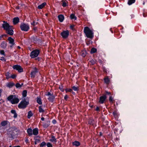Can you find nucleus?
<instances>
[{
  "instance_id": "f03ea898",
  "label": "nucleus",
  "mask_w": 147,
  "mask_h": 147,
  "mask_svg": "<svg viewBox=\"0 0 147 147\" xmlns=\"http://www.w3.org/2000/svg\"><path fill=\"white\" fill-rule=\"evenodd\" d=\"M17 128L15 127H11L8 129L7 134L10 140H12L17 137Z\"/></svg>"
},
{
  "instance_id": "4d7b16f0",
  "label": "nucleus",
  "mask_w": 147,
  "mask_h": 147,
  "mask_svg": "<svg viewBox=\"0 0 147 147\" xmlns=\"http://www.w3.org/2000/svg\"><path fill=\"white\" fill-rule=\"evenodd\" d=\"M45 95L46 96H51L53 95V93L52 94L50 92H48L47 93V94H46Z\"/></svg>"
},
{
  "instance_id": "3c124183",
  "label": "nucleus",
  "mask_w": 147,
  "mask_h": 147,
  "mask_svg": "<svg viewBox=\"0 0 147 147\" xmlns=\"http://www.w3.org/2000/svg\"><path fill=\"white\" fill-rule=\"evenodd\" d=\"M111 95V93L110 92H109L107 91H105V94L104 95Z\"/></svg>"
},
{
  "instance_id": "1a4fd4ad",
  "label": "nucleus",
  "mask_w": 147,
  "mask_h": 147,
  "mask_svg": "<svg viewBox=\"0 0 147 147\" xmlns=\"http://www.w3.org/2000/svg\"><path fill=\"white\" fill-rule=\"evenodd\" d=\"M12 68L14 69L17 70L19 73H21L23 71V69L20 65H13Z\"/></svg>"
},
{
  "instance_id": "7ed1b4c3",
  "label": "nucleus",
  "mask_w": 147,
  "mask_h": 147,
  "mask_svg": "<svg viewBox=\"0 0 147 147\" xmlns=\"http://www.w3.org/2000/svg\"><path fill=\"white\" fill-rule=\"evenodd\" d=\"M7 100L12 104L18 103L20 101L18 96L16 95H10L7 97Z\"/></svg>"
},
{
  "instance_id": "aec40b11",
  "label": "nucleus",
  "mask_w": 147,
  "mask_h": 147,
  "mask_svg": "<svg viewBox=\"0 0 147 147\" xmlns=\"http://www.w3.org/2000/svg\"><path fill=\"white\" fill-rule=\"evenodd\" d=\"M19 18L18 17H15L13 19V23L14 25H16L19 22Z\"/></svg>"
},
{
  "instance_id": "69168bd1",
  "label": "nucleus",
  "mask_w": 147,
  "mask_h": 147,
  "mask_svg": "<svg viewBox=\"0 0 147 147\" xmlns=\"http://www.w3.org/2000/svg\"><path fill=\"white\" fill-rule=\"evenodd\" d=\"M143 16L144 17H146L147 16V13H143Z\"/></svg>"
},
{
  "instance_id": "c9c22d12",
  "label": "nucleus",
  "mask_w": 147,
  "mask_h": 147,
  "mask_svg": "<svg viewBox=\"0 0 147 147\" xmlns=\"http://www.w3.org/2000/svg\"><path fill=\"white\" fill-rule=\"evenodd\" d=\"M7 124V121H4L1 122V123L0 125L4 127Z\"/></svg>"
},
{
  "instance_id": "a211bd4d",
  "label": "nucleus",
  "mask_w": 147,
  "mask_h": 147,
  "mask_svg": "<svg viewBox=\"0 0 147 147\" xmlns=\"http://www.w3.org/2000/svg\"><path fill=\"white\" fill-rule=\"evenodd\" d=\"M58 20L59 21L61 22H62L64 20V16L60 14L58 16Z\"/></svg>"
},
{
  "instance_id": "0eeeda50",
  "label": "nucleus",
  "mask_w": 147,
  "mask_h": 147,
  "mask_svg": "<svg viewBox=\"0 0 147 147\" xmlns=\"http://www.w3.org/2000/svg\"><path fill=\"white\" fill-rule=\"evenodd\" d=\"M40 53V51L38 49H36L32 51L30 54V57L32 58H34L37 57Z\"/></svg>"
},
{
  "instance_id": "a18cd8bd",
  "label": "nucleus",
  "mask_w": 147,
  "mask_h": 147,
  "mask_svg": "<svg viewBox=\"0 0 147 147\" xmlns=\"http://www.w3.org/2000/svg\"><path fill=\"white\" fill-rule=\"evenodd\" d=\"M59 88L60 90V91L62 92H63L64 90H65V89L63 88V86L62 84H61L59 86Z\"/></svg>"
},
{
  "instance_id": "6e6d98bb",
  "label": "nucleus",
  "mask_w": 147,
  "mask_h": 147,
  "mask_svg": "<svg viewBox=\"0 0 147 147\" xmlns=\"http://www.w3.org/2000/svg\"><path fill=\"white\" fill-rule=\"evenodd\" d=\"M7 36V34H3L1 36H0V40H1L2 39V38H3L4 37H6Z\"/></svg>"
},
{
  "instance_id": "f704fd0d",
  "label": "nucleus",
  "mask_w": 147,
  "mask_h": 147,
  "mask_svg": "<svg viewBox=\"0 0 147 147\" xmlns=\"http://www.w3.org/2000/svg\"><path fill=\"white\" fill-rule=\"evenodd\" d=\"M47 143L45 141H43L40 144V147H45Z\"/></svg>"
},
{
  "instance_id": "9b49d317",
  "label": "nucleus",
  "mask_w": 147,
  "mask_h": 147,
  "mask_svg": "<svg viewBox=\"0 0 147 147\" xmlns=\"http://www.w3.org/2000/svg\"><path fill=\"white\" fill-rule=\"evenodd\" d=\"M107 98L106 95H103L100 97L99 102L100 104H103Z\"/></svg>"
},
{
  "instance_id": "09e8293b",
  "label": "nucleus",
  "mask_w": 147,
  "mask_h": 147,
  "mask_svg": "<svg viewBox=\"0 0 147 147\" xmlns=\"http://www.w3.org/2000/svg\"><path fill=\"white\" fill-rule=\"evenodd\" d=\"M109 100L110 102H113L114 100H113V98L112 96H110L109 97Z\"/></svg>"
},
{
  "instance_id": "a878e982",
  "label": "nucleus",
  "mask_w": 147,
  "mask_h": 147,
  "mask_svg": "<svg viewBox=\"0 0 147 147\" xmlns=\"http://www.w3.org/2000/svg\"><path fill=\"white\" fill-rule=\"evenodd\" d=\"M27 92L26 90H24L23 91L22 93V99H24V97H25L27 96Z\"/></svg>"
},
{
  "instance_id": "5fc2aeb1",
  "label": "nucleus",
  "mask_w": 147,
  "mask_h": 147,
  "mask_svg": "<svg viewBox=\"0 0 147 147\" xmlns=\"http://www.w3.org/2000/svg\"><path fill=\"white\" fill-rule=\"evenodd\" d=\"M102 70L103 71L106 73H107V69L105 67H102Z\"/></svg>"
},
{
  "instance_id": "6ab92c4d",
  "label": "nucleus",
  "mask_w": 147,
  "mask_h": 147,
  "mask_svg": "<svg viewBox=\"0 0 147 147\" xmlns=\"http://www.w3.org/2000/svg\"><path fill=\"white\" fill-rule=\"evenodd\" d=\"M8 40L9 41V43L13 45H15L14 40L11 37H9L8 38Z\"/></svg>"
},
{
  "instance_id": "4468645a",
  "label": "nucleus",
  "mask_w": 147,
  "mask_h": 147,
  "mask_svg": "<svg viewBox=\"0 0 147 147\" xmlns=\"http://www.w3.org/2000/svg\"><path fill=\"white\" fill-rule=\"evenodd\" d=\"M39 133L38 129L37 128H35L32 130V135L34 136L37 135Z\"/></svg>"
},
{
  "instance_id": "0e129e2a",
  "label": "nucleus",
  "mask_w": 147,
  "mask_h": 147,
  "mask_svg": "<svg viewBox=\"0 0 147 147\" xmlns=\"http://www.w3.org/2000/svg\"><path fill=\"white\" fill-rule=\"evenodd\" d=\"M52 123L53 124H55V123H57V121H56V120L55 119H53L52 121Z\"/></svg>"
},
{
  "instance_id": "412c9836",
  "label": "nucleus",
  "mask_w": 147,
  "mask_h": 147,
  "mask_svg": "<svg viewBox=\"0 0 147 147\" xmlns=\"http://www.w3.org/2000/svg\"><path fill=\"white\" fill-rule=\"evenodd\" d=\"M61 2H62V6L63 7H65L68 5V3L66 0H62Z\"/></svg>"
},
{
  "instance_id": "603ef678",
  "label": "nucleus",
  "mask_w": 147,
  "mask_h": 147,
  "mask_svg": "<svg viewBox=\"0 0 147 147\" xmlns=\"http://www.w3.org/2000/svg\"><path fill=\"white\" fill-rule=\"evenodd\" d=\"M15 86L17 88H20L21 87L20 84L19 83H16L15 85Z\"/></svg>"
},
{
  "instance_id": "79ce46f5",
  "label": "nucleus",
  "mask_w": 147,
  "mask_h": 147,
  "mask_svg": "<svg viewBox=\"0 0 147 147\" xmlns=\"http://www.w3.org/2000/svg\"><path fill=\"white\" fill-rule=\"evenodd\" d=\"M92 41L90 39L87 40L86 41V45L88 46L90 44H92Z\"/></svg>"
},
{
  "instance_id": "c85d7f7f",
  "label": "nucleus",
  "mask_w": 147,
  "mask_h": 147,
  "mask_svg": "<svg viewBox=\"0 0 147 147\" xmlns=\"http://www.w3.org/2000/svg\"><path fill=\"white\" fill-rule=\"evenodd\" d=\"M46 3L45 2H44L42 3L41 4L38 5V9H42L44 8L45 6L46 5Z\"/></svg>"
},
{
  "instance_id": "9d476101",
  "label": "nucleus",
  "mask_w": 147,
  "mask_h": 147,
  "mask_svg": "<svg viewBox=\"0 0 147 147\" xmlns=\"http://www.w3.org/2000/svg\"><path fill=\"white\" fill-rule=\"evenodd\" d=\"M39 72V70L37 68L35 67L33 70L31 72V77L34 78L36 73Z\"/></svg>"
},
{
  "instance_id": "2f4dec72",
  "label": "nucleus",
  "mask_w": 147,
  "mask_h": 147,
  "mask_svg": "<svg viewBox=\"0 0 147 147\" xmlns=\"http://www.w3.org/2000/svg\"><path fill=\"white\" fill-rule=\"evenodd\" d=\"M97 50L96 48H92L91 50L90 53L92 54L95 53L97 52Z\"/></svg>"
},
{
  "instance_id": "e2e57ef3",
  "label": "nucleus",
  "mask_w": 147,
  "mask_h": 147,
  "mask_svg": "<svg viewBox=\"0 0 147 147\" xmlns=\"http://www.w3.org/2000/svg\"><path fill=\"white\" fill-rule=\"evenodd\" d=\"M34 140H35V141H36L37 143H39L40 142V139H35V138H34Z\"/></svg>"
},
{
  "instance_id": "e433bc0d",
  "label": "nucleus",
  "mask_w": 147,
  "mask_h": 147,
  "mask_svg": "<svg viewBox=\"0 0 147 147\" xmlns=\"http://www.w3.org/2000/svg\"><path fill=\"white\" fill-rule=\"evenodd\" d=\"M72 90H73L74 91H78L79 89V87H76L75 86H73L71 88Z\"/></svg>"
},
{
  "instance_id": "423d86ee",
  "label": "nucleus",
  "mask_w": 147,
  "mask_h": 147,
  "mask_svg": "<svg viewBox=\"0 0 147 147\" xmlns=\"http://www.w3.org/2000/svg\"><path fill=\"white\" fill-rule=\"evenodd\" d=\"M20 28L21 30L25 32L28 31L30 29V26L29 24L24 22L22 23L21 24Z\"/></svg>"
},
{
  "instance_id": "37998d69",
  "label": "nucleus",
  "mask_w": 147,
  "mask_h": 147,
  "mask_svg": "<svg viewBox=\"0 0 147 147\" xmlns=\"http://www.w3.org/2000/svg\"><path fill=\"white\" fill-rule=\"evenodd\" d=\"M65 90L66 92V93H68V92H71V91L72 90V88H67L65 89Z\"/></svg>"
},
{
  "instance_id": "58836bf2",
  "label": "nucleus",
  "mask_w": 147,
  "mask_h": 147,
  "mask_svg": "<svg viewBox=\"0 0 147 147\" xmlns=\"http://www.w3.org/2000/svg\"><path fill=\"white\" fill-rule=\"evenodd\" d=\"M88 124L90 125H93L94 124V120L92 119H89L88 121Z\"/></svg>"
},
{
  "instance_id": "6e6552de",
  "label": "nucleus",
  "mask_w": 147,
  "mask_h": 147,
  "mask_svg": "<svg viewBox=\"0 0 147 147\" xmlns=\"http://www.w3.org/2000/svg\"><path fill=\"white\" fill-rule=\"evenodd\" d=\"M62 38L64 39H66L69 35V31L67 30H63L60 34Z\"/></svg>"
},
{
  "instance_id": "f3484780",
  "label": "nucleus",
  "mask_w": 147,
  "mask_h": 147,
  "mask_svg": "<svg viewBox=\"0 0 147 147\" xmlns=\"http://www.w3.org/2000/svg\"><path fill=\"white\" fill-rule=\"evenodd\" d=\"M15 85L14 83L11 82H9L8 83H7L6 86L7 87L9 88H12L13 86Z\"/></svg>"
},
{
  "instance_id": "39448f33",
  "label": "nucleus",
  "mask_w": 147,
  "mask_h": 147,
  "mask_svg": "<svg viewBox=\"0 0 147 147\" xmlns=\"http://www.w3.org/2000/svg\"><path fill=\"white\" fill-rule=\"evenodd\" d=\"M29 104V100L24 98L22 99V100L19 104L18 107L20 109H24L27 107Z\"/></svg>"
},
{
  "instance_id": "a19ab883",
  "label": "nucleus",
  "mask_w": 147,
  "mask_h": 147,
  "mask_svg": "<svg viewBox=\"0 0 147 147\" xmlns=\"http://www.w3.org/2000/svg\"><path fill=\"white\" fill-rule=\"evenodd\" d=\"M135 2V0H129L128 2V4L129 5H130L134 3Z\"/></svg>"
},
{
  "instance_id": "8fccbe9b",
  "label": "nucleus",
  "mask_w": 147,
  "mask_h": 147,
  "mask_svg": "<svg viewBox=\"0 0 147 147\" xmlns=\"http://www.w3.org/2000/svg\"><path fill=\"white\" fill-rule=\"evenodd\" d=\"M47 147H53V145L52 144L49 142H47Z\"/></svg>"
},
{
  "instance_id": "052dcab7",
  "label": "nucleus",
  "mask_w": 147,
  "mask_h": 147,
  "mask_svg": "<svg viewBox=\"0 0 147 147\" xmlns=\"http://www.w3.org/2000/svg\"><path fill=\"white\" fill-rule=\"evenodd\" d=\"M0 59L3 61H6V59L4 58V57H1V58Z\"/></svg>"
},
{
  "instance_id": "5701e85b",
  "label": "nucleus",
  "mask_w": 147,
  "mask_h": 147,
  "mask_svg": "<svg viewBox=\"0 0 147 147\" xmlns=\"http://www.w3.org/2000/svg\"><path fill=\"white\" fill-rule=\"evenodd\" d=\"M72 144L73 146H75L76 147H78L80 145V143L79 141H75L73 142Z\"/></svg>"
},
{
  "instance_id": "393cba45",
  "label": "nucleus",
  "mask_w": 147,
  "mask_h": 147,
  "mask_svg": "<svg viewBox=\"0 0 147 147\" xmlns=\"http://www.w3.org/2000/svg\"><path fill=\"white\" fill-rule=\"evenodd\" d=\"M11 113L14 114V115L13 117L14 118H17V114L16 113V111L15 110H12L11 111Z\"/></svg>"
},
{
  "instance_id": "c03bdc74",
  "label": "nucleus",
  "mask_w": 147,
  "mask_h": 147,
  "mask_svg": "<svg viewBox=\"0 0 147 147\" xmlns=\"http://www.w3.org/2000/svg\"><path fill=\"white\" fill-rule=\"evenodd\" d=\"M117 111L116 110H115L113 113V115L115 118L117 117Z\"/></svg>"
},
{
  "instance_id": "4be33fe9",
  "label": "nucleus",
  "mask_w": 147,
  "mask_h": 147,
  "mask_svg": "<svg viewBox=\"0 0 147 147\" xmlns=\"http://www.w3.org/2000/svg\"><path fill=\"white\" fill-rule=\"evenodd\" d=\"M27 132L29 136H31L32 135V130L31 128H28L27 130Z\"/></svg>"
},
{
  "instance_id": "b1692460",
  "label": "nucleus",
  "mask_w": 147,
  "mask_h": 147,
  "mask_svg": "<svg viewBox=\"0 0 147 147\" xmlns=\"http://www.w3.org/2000/svg\"><path fill=\"white\" fill-rule=\"evenodd\" d=\"M104 82L107 84H109L110 82V80L108 76L104 78Z\"/></svg>"
},
{
  "instance_id": "864d4df0",
  "label": "nucleus",
  "mask_w": 147,
  "mask_h": 147,
  "mask_svg": "<svg viewBox=\"0 0 147 147\" xmlns=\"http://www.w3.org/2000/svg\"><path fill=\"white\" fill-rule=\"evenodd\" d=\"M0 53L1 55H4L5 56V52L3 50H1L0 51Z\"/></svg>"
},
{
  "instance_id": "473e14b6",
  "label": "nucleus",
  "mask_w": 147,
  "mask_h": 147,
  "mask_svg": "<svg viewBox=\"0 0 147 147\" xmlns=\"http://www.w3.org/2000/svg\"><path fill=\"white\" fill-rule=\"evenodd\" d=\"M33 115V113L31 111H28V113L27 117L28 119H30L31 117Z\"/></svg>"
},
{
  "instance_id": "2eb2a0df",
  "label": "nucleus",
  "mask_w": 147,
  "mask_h": 147,
  "mask_svg": "<svg viewBox=\"0 0 147 147\" xmlns=\"http://www.w3.org/2000/svg\"><path fill=\"white\" fill-rule=\"evenodd\" d=\"M55 99V96L54 95L51 96H49V97L47 98L49 101L51 103H53L54 102Z\"/></svg>"
},
{
  "instance_id": "338daca9",
  "label": "nucleus",
  "mask_w": 147,
  "mask_h": 147,
  "mask_svg": "<svg viewBox=\"0 0 147 147\" xmlns=\"http://www.w3.org/2000/svg\"><path fill=\"white\" fill-rule=\"evenodd\" d=\"M95 110L97 111H100V110L99 107H97L95 109Z\"/></svg>"
},
{
  "instance_id": "dca6fc26",
  "label": "nucleus",
  "mask_w": 147,
  "mask_h": 147,
  "mask_svg": "<svg viewBox=\"0 0 147 147\" xmlns=\"http://www.w3.org/2000/svg\"><path fill=\"white\" fill-rule=\"evenodd\" d=\"M0 46L2 48L5 49L7 47V43L5 41H3L1 43Z\"/></svg>"
},
{
  "instance_id": "f8f14e48",
  "label": "nucleus",
  "mask_w": 147,
  "mask_h": 147,
  "mask_svg": "<svg viewBox=\"0 0 147 147\" xmlns=\"http://www.w3.org/2000/svg\"><path fill=\"white\" fill-rule=\"evenodd\" d=\"M54 134L52 133L51 134V138L50 139L49 141L51 142L54 143H56L57 142V139L53 135Z\"/></svg>"
},
{
  "instance_id": "7c9ffc66",
  "label": "nucleus",
  "mask_w": 147,
  "mask_h": 147,
  "mask_svg": "<svg viewBox=\"0 0 147 147\" xmlns=\"http://www.w3.org/2000/svg\"><path fill=\"white\" fill-rule=\"evenodd\" d=\"M42 107V105H40L38 107V111L40 113H43L45 112L44 110L43 109Z\"/></svg>"
},
{
  "instance_id": "bb28decb",
  "label": "nucleus",
  "mask_w": 147,
  "mask_h": 147,
  "mask_svg": "<svg viewBox=\"0 0 147 147\" xmlns=\"http://www.w3.org/2000/svg\"><path fill=\"white\" fill-rule=\"evenodd\" d=\"M82 56L84 57L87 54V52L86 50H83L82 51L81 53Z\"/></svg>"
},
{
  "instance_id": "de8ad7c7",
  "label": "nucleus",
  "mask_w": 147,
  "mask_h": 147,
  "mask_svg": "<svg viewBox=\"0 0 147 147\" xmlns=\"http://www.w3.org/2000/svg\"><path fill=\"white\" fill-rule=\"evenodd\" d=\"M89 62H90L92 65H94L96 63V61L93 59H91L89 61Z\"/></svg>"
},
{
  "instance_id": "774afa93",
  "label": "nucleus",
  "mask_w": 147,
  "mask_h": 147,
  "mask_svg": "<svg viewBox=\"0 0 147 147\" xmlns=\"http://www.w3.org/2000/svg\"><path fill=\"white\" fill-rule=\"evenodd\" d=\"M25 141L26 143H28V140L27 138H26Z\"/></svg>"
},
{
  "instance_id": "ddd939ff",
  "label": "nucleus",
  "mask_w": 147,
  "mask_h": 147,
  "mask_svg": "<svg viewBox=\"0 0 147 147\" xmlns=\"http://www.w3.org/2000/svg\"><path fill=\"white\" fill-rule=\"evenodd\" d=\"M31 39L34 43L36 42L39 40V39L36 36H33L31 37Z\"/></svg>"
},
{
  "instance_id": "680f3d73",
  "label": "nucleus",
  "mask_w": 147,
  "mask_h": 147,
  "mask_svg": "<svg viewBox=\"0 0 147 147\" xmlns=\"http://www.w3.org/2000/svg\"><path fill=\"white\" fill-rule=\"evenodd\" d=\"M68 98V96L67 95H65L64 97V99L67 100V98Z\"/></svg>"
},
{
  "instance_id": "ea45409f",
  "label": "nucleus",
  "mask_w": 147,
  "mask_h": 147,
  "mask_svg": "<svg viewBox=\"0 0 147 147\" xmlns=\"http://www.w3.org/2000/svg\"><path fill=\"white\" fill-rule=\"evenodd\" d=\"M10 73L9 72H7L5 74V75L6 76V78L7 79H8L9 78H10Z\"/></svg>"
},
{
  "instance_id": "f257e3e1",
  "label": "nucleus",
  "mask_w": 147,
  "mask_h": 147,
  "mask_svg": "<svg viewBox=\"0 0 147 147\" xmlns=\"http://www.w3.org/2000/svg\"><path fill=\"white\" fill-rule=\"evenodd\" d=\"M2 26L4 30H5L6 33L7 34L10 36H12L13 34V27L12 26L10 25L7 22L4 21L2 24Z\"/></svg>"
},
{
  "instance_id": "13d9d810",
  "label": "nucleus",
  "mask_w": 147,
  "mask_h": 147,
  "mask_svg": "<svg viewBox=\"0 0 147 147\" xmlns=\"http://www.w3.org/2000/svg\"><path fill=\"white\" fill-rule=\"evenodd\" d=\"M16 76H17L16 75L13 74V75H11L10 76V77H11V78L14 79L16 78Z\"/></svg>"
},
{
  "instance_id": "72a5a7b5",
  "label": "nucleus",
  "mask_w": 147,
  "mask_h": 147,
  "mask_svg": "<svg viewBox=\"0 0 147 147\" xmlns=\"http://www.w3.org/2000/svg\"><path fill=\"white\" fill-rule=\"evenodd\" d=\"M70 18L71 19H74V20H77V17L74 14H71L70 16Z\"/></svg>"
},
{
  "instance_id": "4c0bfd02",
  "label": "nucleus",
  "mask_w": 147,
  "mask_h": 147,
  "mask_svg": "<svg viewBox=\"0 0 147 147\" xmlns=\"http://www.w3.org/2000/svg\"><path fill=\"white\" fill-rule=\"evenodd\" d=\"M75 25L73 24H71L70 26V28L73 31H75L76 30V29L74 28Z\"/></svg>"
},
{
  "instance_id": "20e7f679",
  "label": "nucleus",
  "mask_w": 147,
  "mask_h": 147,
  "mask_svg": "<svg viewBox=\"0 0 147 147\" xmlns=\"http://www.w3.org/2000/svg\"><path fill=\"white\" fill-rule=\"evenodd\" d=\"M84 32L86 36L92 40L94 37V32L88 27H85L84 29Z\"/></svg>"
},
{
  "instance_id": "c756f323",
  "label": "nucleus",
  "mask_w": 147,
  "mask_h": 147,
  "mask_svg": "<svg viewBox=\"0 0 147 147\" xmlns=\"http://www.w3.org/2000/svg\"><path fill=\"white\" fill-rule=\"evenodd\" d=\"M49 123V121H47L46 123H44L43 125V127L45 128H47L50 125Z\"/></svg>"
},
{
  "instance_id": "cd10ccee",
  "label": "nucleus",
  "mask_w": 147,
  "mask_h": 147,
  "mask_svg": "<svg viewBox=\"0 0 147 147\" xmlns=\"http://www.w3.org/2000/svg\"><path fill=\"white\" fill-rule=\"evenodd\" d=\"M36 101L40 105H41L42 104L41 98L40 97H38L36 98Z\"/></svg>"
},
{
  "instance_id": "bf43d9fd",
  "label": "nucleus",
  "mask_w": 147,
  "mask_h": 147,
  "mask_svg": "<svg viewBox=\"0 0 147 147\" xmlns=\"http://www.w3.org/2000/svg\"><path fill=\"white\" fill-rule=\"evenodd\" d=\"M41 59V58L38 57H36V58L35 59V60H37L38 61H40Z\"/></svg>"
},
{
  "instance_id": "49530a36",
  "label": "nucleus",
  "mask_w": 147,
  "mask_h": 147,
  "mask_svg": "<svg viewBox=\"0 0 147 147\" xmlns=\"http://www.w3.org/2000/svg\"><path fill=\"white\" fill-rule=\"evenodd\" d=\"M5 128L3 126H2L0 124V132H2V131H4Z\"/></svg>"
}]
</instances>
